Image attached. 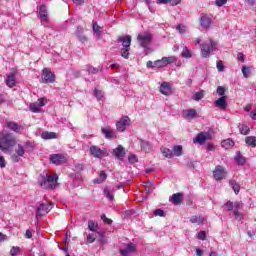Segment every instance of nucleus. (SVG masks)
I'll return each instance as SVG.
<instances>
[{
	"label": "nucleus",
	"mask_w": 256,
	"mask_h": 256,
	"mask_svg": "<svg viewBox=\"0 0 256 256\" xmlns=\"http://www.w3.org/2000/svg\"><path fill=\"white\" fill-rule=\"evenodd\" d=\"M204 95H205L204 91L196 92L194 94V101H201V99H203Z\"/></svg>",
	"instance_id": "nucleus-47"
},
{
	"label": "nucleus",
	"mask_w": 256,
	"mask_h": 256,
	"mask_svg": "<svg viewBox=\"0 0 256 256\" xmlns=\"http://www.w3.org/2000/svg\"><path fill=\"white\" fill-rule=\"evenodd\" d=\"M211 139V133L209 132H200L198 135L193 139L194 143H199V145H203L205 141H209Z\"/></svg>",
	"instance_id": "nucleus-12"
},
{
	"label": "nucleus",
	"mask_w": 256,
	"mask_h": 256,
	"mask_svg": "<svg viewBox=\"0 0 256 256\" xmlns=\"http://www.w3.org/2000/svg\"><path fill=\"white\" fill-rule=\"evenodd\" d=\"M183 201V194L181 193H175L172 195L171 202L173 205H181Z\"/></svg>",
	"instance_id": "nucleus-23"
},
{
	"label": "nucleus",
	"mask_w": 256,
	"mask_h": 256,
	"mask_svg": "<svg viewBox=\"0 0 256 256\" xmlns=\"http://www.w3.org/2000/svg\"><path fill=\"white\" fill-rule=\"evenodd\" d=\"M141 149L145 151L146 153H149L151 151V143L149 141L140 140Z\"/></svg>",
	"instance_id": "nucleus-33"
},
{
	"label": "nucleus",
	"mask_w": 256,
	"mask_h": 256,
	"mask_svg": "<svg viewBox=\"0 0 256 256\" xmlns=\"http://www.w3.org/2000/svg\"><path fill=\"white\" fill-rule=\"evenodd\" d=\"M218 71L223 72L225 71V66L223 65V61L219 60L216 64Z\"/></svg>",
	"instance_id": "nucleus-54"
},
{
	"label": "nucleus",
	"mask_w": 256,
	"mask_h": 256,
	"mask_svg": "<svg viewBox=\"0 0 256 256\" xmlns=\"http://www.w3.org/2000/svg\"><path fill=\"white\" fill-rule=\"evenodd\" d=\"M238 129H239L241 135H249V132L251 131L249 126H247L246 124H240L238 126Z\"/></svg>",
	"instance_id": "nucleus-35"
},
{
	"label": "nucleus",
	"mask_w": 256,
	"mask_h": 256,
	"mask_svg": "<svg viewBox=\"0 0 256 256\" xmlns=\"http://www.w3.org/2000/svg\"><path fill=\"white\" fill-rule=\"evenodd\" d=\"M245 143L250 147H256V137L255 136H247L245 138Z\"/></svg>",
	"instance_id": "nucleus-36"
},
{
	"label": "nucleus",
	"mask_w": 256,
	"mask_h": 256,
	"mask_svg": "<svg viewBox=\"0 0 256 256\" xmlns=\"http://www.w3.org/2000/svg\"><path fill=\"white\" fill-rule=\"evenodd\" d=\"M131 125V119L128 118V116H124L119 119V121L116 123V129L120 133H123L127 127Z\"/></svg>",
	"instance_id": "nucleus-7"
},
{
	"label": "nucleus",
	"mask_w": 256,
	"mask_h": 256,
	"mask_svg": "<svg viewBox=\"0 0 256 256\" xmlns=\"http://www.w3.org/2000/svg\"><path fill=\"white\" fill-rule=\"evenodd\" d=\"M250 117L251 119H256V110H253L252 112H250Z\"/></svg>",
	"instance_id": "nucleus-64"
},
{
	"label": "nucleus",
	"mask_w": 256,
	"mask_h": 256,
	"mask_svg": "<svg viewBox=\"0 0 256 256\" xmlns=\"http://www.w3.org/2000/svg\"><path fill=\"white\" fill-rule=\"evenodd\" d=\"M6 127L10 129V131H14V133H19V131H22L23 129V126L19 125V123L14 121L7 122Z\"/></svg>",
	"instance_id": "nucleus-18"
},
{
	"label": "nucleus",
	"mask_w": 256,
	"mask_h": 256,
	"mask_svg": "<svg viewBox=\"0 0 256 256\" xmlns=\"http://www.w3.org/2000/svg\"><path fill=\"white\" fill-rule=\"evenodd\" d=\"M20 253H21V248L19 246H13L10 250L11 256H17V255H20Z\"/></svg>",
	"instance_id": "nucleus-44"
},
{
	"label": "nucleus",
	"mask_w": 256,
	"mask_h": 256,
	"mask_svg": "<svg viewBox=\"0 0 256 256\" xmlns=\"http://www.w3.org/2000/svg\"><path fill=\"white\" fill-rule=\"evenodd\" d=\"M154 215H156V217H164L165 211H163V209H157L154 211Z\"/></svg>",
	"instance_id": "nucleus-58"
},
{
	"label": "nucleus",
	"mask_w": 256,
	"mask_h": 256,
	"mask_svg": "<svg viewBox=\"0 0 256 256\" xmlns=\"http://www.w3.org/2000/svg\"><path fill=\"white\" fill-rule=\"evenodd\" d=\"M198 239H200V241H205V239H207V234L205 233V231H200L198 233Z\"/></svg>",
	"instance_id": "nucleus-57"
},
{
	"label": "nucleus",
	"mask_w": 256,
	"mask_h": 256,
	"mask_svg": "<svg viewBox=\"0 0 256 256\" xmlns=\"http://www.w3.org/2000/svg\"><path fill=\"white\" fill-rule=\"evenodd\" d=\"M83 169H85V167L83 166V164H76L75 165V171H83Z\"/></svg>",
	"instance_id": "nucleus-63"
},
{
	"label": "nucleus",
	"mask_w": 256,
	"mask_h": 256,
	"mask_svg": "<svg viewBox=\"0 0 256 256\" xmlns=\"http://www.w3.org/2000/svg\"><path fill=\"white\" fill-rule=\"evenodd\" d=\"M39 15H40V19H42V21H48L49 16L47 15V6L46 5L40 6Z\"/></svg>",
	"instance_id": "nucleus-25"
},
{
	"label": "nucleus",
	"mask_w": 256,
	"mask_h": 256,
	"mask_svg": "<svg viewBox=\"0 0 256 256\" xmlns=\"http://www.w3.org/2000/svg\"><path fill=\"white\" fill-rule=\"evenodd\" d=\"M190 222L196 223L197 225H203V223H205V218L201 216H191Z\"/></svg>",
	"instance_id": "nucleus-30"
},
{
	"label": "nucleus",
	"mask_w": 256,
	"mask_h": 256,
	"mask_svg": "<svg viewBox=\"0 0 256 256\" xmlns=\"http://www.w3.org/2000/svg\"><path fill=\"white\" fill-rule=\"evenodd\" d=\"M33 148H34V145H33V142H31V141H26L25 143H24V150L25 151H27V152H29V151H33Z\"/></svg>",
	"instance_id": "nucleus-46"
},
{
	"label": "nucleus",
	"mask_w": 256,
	"mask_h": 256,
	"mask_svg": "<svg viewBox=\"0 0 256 256\" xmlns=\"http://www.w3.org/2000/svg\"><path fill=\"white\" fill-rule=\"evenodd\" d=\"M76 35L79 39V41H87V37L85 35H83V31H81L79 28L76 29Z\"/></svg>",
	"instance_id": "nucleus-45"
},
{
	"label": "nucleus",
	"mask_w": 256,
	"mask_h": 256,
	"mask_svg": "<svg viewBox=\"0 0 256 256\" xmlns=\"http://www.w3.org/2000/svg\"><path fill=\"white\" fill-rule=\"evenodd\" d=\"M137 249L134 243H129L126 245L125 249L120 250V254L122 256H129V253H133Z\"/></svg>",
	"instance_id": "nucleus-19"
},
{
	"label": "nucleus",
	"mask_w": 256,
	"mask_h": 256,
	"mask_svg": "<svg viewBox=\"0 0 256 256\" xmlns=\"http://www.w3.org/2000/svg\"><path fill=\"white\" fill-rule=\"evenodd\" d=\"M104 196L109 201H113L115 199V196L113 195V190L109 186H106L104 188Z\"/></svg>",
	"instance_id": "nucleus-27"
},
{
	"label": "nucleus",
	"mask_w": 256,
	"mask_h": 256,
	"mask_svg": "<svg viewBox=\"0 0 256 256\" xmlns=\"http://www.w3.org/2000/svg\"><path fill=\"white\" fill-rule=\"evenodd\" d=\"M172 153L173 155H175V157H181L183 155V146L181 145L174 146Z\"/></svg>",
	"instance_id": "nucleus-29"
},
{
	"label": "nucleus",
	"mask_w": 256,
	"mask_h": 256,
	"mask_svg": "<svg viewBox=\"0 0 256 256\" xmlns=\"http://www.w3.org/2000/svg\"><path fill=\"white\" fill-rule=\"evenodd\" d=\"M161 153L164 155V157H167L168 159H171V157H173V150L169 148H161Z\"/></svg>",
	"instance_id": "nucleus-40"
},
{
	"label": "nucleus",
	"mask_w": 256,
	"mask_h": 256,
	"mask_svg": "<svg viewBox=\"0 0 256 256\" xmlns=\"http://www.w3.org/2000/svg\"><path fill=\"white\" fill-rule=\"evenodd\" d=\"M233 213H234L236 221H242L243 214L241 212H239V210H234Z\"/></svg>",
	"instance_id": "nucleus-53"
},
{
	"label": "nucleus",
	"mask_w": 256,
	"mask_h": 256,
	"mask_svg": "<svg viewBox=\"0 0 256 256\" xmlns=\"http://www.w3.org/2000/svg\"><path fill=\"white\" fill-rule=\"evenodd\" d=\"M139 45L143 47V49H147L151 45V41H153V36L148 32H142L137 36Z\"/></svg>",
	"instance_id": "nucleus-4"
},
{
	"label": "nucleus",
	"mask_w": 256,
	"mask_h": 256,
	"mask_svg": "<svg viewBox=\"0 0 256 256\" xmlns=\"http://www.w3.org/2000/svg\"><path fill=\"white\" fill-rule=\"evenodd\" d=\"M159 91L162 95L169 97V95H173V89L171 88V84L169 82H163L160 85Z\"/></svg>",
	"instance_id": "nucleus-15"
},
{
	"label": "nucleus",
	"mask_w": 256,
	"mask_h": 256,
	"mask_svg": "<svg viewBox=\"0 0 256 256\" xmlns=\"http://www.w3.org/2000/svg\"><path fill=\"white\" fill-rule=\"evenodd\" d=\"M85 70L88 71V73H93V75H97L99 71H102L103 68L99 66L98 68L92 67V66H85Z\"/></svg>",
	"instance_id": "nucleus-38"
},
{
	"label": "nucleus",
	"mask_w": 256,
	"mask_h": 256,
	"mask_svg": "<svg viewBox=\"0 0 256 256\" xmlns=\"http://www.w3.org/2000/svg\"><path fill=\"white\" fill-rule=\"evenodd\" d=\"M213 51H217V42L213 41V39L210 38L209 43L201 44V53L204 59L209 58Z\"/></svg>",
	"instance_id": "nucleus-3"
},
{
	"label": "nucleus",
	"mask_w": 256,
	"mask_h": 256,
	"mask_svg": "<svg viewBox=\"0 0 256 256\" xmlns=\"http://www.w3.org/2000/svg\"><path fill=\"white\" fill-rule=\"evenodd\" d=\"M42 83H55V74L49 68L42 70Z\"/></svg>",
	"instance_id": "nucleus-9"
},
{
	"label": "nucleus",
	"mask_w": 256,
	"mask_h": 256,
	"mask_svg": "<svg viewBox=\"0 0 256 256\" xmlns=\"http://www.w3.org/2000/svg\"><path fill=\"white\" fill-rule=\"evenodd\" d=\"M176 29L181 34L187 33V26H185V25H178V26H176Z\"/></svg>",
	"instance_id": "nucleus-51"
},
{
	"label": "nucleus",
	"mask_w": 256,
	"mask_h": 256,
	"mask_svg": "<svg viewBox=\"0 0 256 256\" xmlns=\"http://www.w3.org/2000/svg\"><path fill=\"white\" fill-rule=\"evenodd\" d=\"M113 155L117 157V159H123L125 157V148L122 146H118L116 149L113 150Z\"/></svg>",
	"instance_id": "nucleus-24"
},
{
	"label": "nucleus",
	"mask_w": 256,
	"mask_h": 256,
	"mask_svg": "<svg viewBox=\"0 0 256 256\" xmlns=\"http://www.w3.org/2000/svg\"><path fill=\"white\" fill-rule=\"evenodd\" d=\"M15 145H17V140L13 134H0V149L4 151V153L11 151V147H15Z\"/></svg>",
	"instance_id": "nucleus-1"
},
{
	"label": "nucleus",
	"mask_w": 256,
	"mask_h": 256,
	"mask_svg": "<svg viewBox=\"0 0 256 256\" xmlns=\"http://www.w3.org/2000/svg\"><path fill=\"white\" fill-rule=\"evenodd\" d=\"M99 227V224L93 220L88 221V229L89 231H92L93 233L97 232V229Z\"/></svg>",
	"instance_id": "nucleus-37"
},
{
	"label": "nucleus",
	"mask_w": 256,
	"mask_h": 256,
	"mask_svg": "<svg viewBox=\"0 0 256 256\" xmlns=\"http://www.w3.org/2000/svg\"><path fill=\"white\" fill-rule=\"evenodd\" d=\"M216 7H223V5H227V0H215Z\"/></svg>",
	"instance_id": "nucleus-56"
},
{
	"label": "nucleus",
	"mask_w": 256,
	"mask_h": 256,
	"mask_svg": "<svg viewBox=\"0 0 256 256\" xmlns=\"http://www.w3.org/2000/svg\"><path fill=\"white\" fill-rule=\"evenodd\" d=\"M225 91H226L225 87L218 86L216 93H218L220 95V97H225Z\"/></svg>",
	"instance_id": "nucleus-50"
},
{
	"label": "nucleus",
	"mask_w": 256,
	"mask_h": 256,
	"mask_svg": "<svg viewBox=\"0 0 256 256\" xmlns=\"http://www.w3.org/2000/svg\"><path fill=\"white\" fill-rule=\"evenodd\" d=\"M215 106L218 107V109H227V97L221 96L215 101Z\"/></svg>",
	"instance_id": "nucleus-22"
},
{
	"label": "nucleus",
	"mask_w": 256,
	"mask_h": 256,
	"mask_svg": "<svg viewBox=\"0 0 256 256\" xmlns=\"http://www.w3.org/2000/svg\"><path fill=\"white\" fill-rule=\"evenodd\" d=\"M182 115L184 119H195V117H197V110L196 109L184 110Z\"/></svg>",
	"instance_id": "nucleus-21"
},
{
	"label": "nucleus",
	"mask_w": 256,
	"mask_h": 256,
	"mask_svg": "<svg viewBox=\"0 0 256 256\" xmlns=\"http://www.w3.org/2000/svg\"><path fill=\"white\" fill-rule=\"evenodd\" d=\"M199 21L200 27L203 29H209V27H211V23H213V20L207 14H201Z\"/></svg>",
	"instance_id": "nucleus-14"
},
{
	"label": "nucleus",
	"mask_w": 256,
	"mask_h": 256,
	"mask_svg": "<svg viewBox=\"0 0 256 256\" xmlns=\"http://www.w3.org/2000/svg\"><path fill=\"white\" fill-rule=\"evenodd\" d=\"M51 209H53V204L41 203L36 209V219H39V217H44V215H47Z\"/></svg>",
	"instance_id": "nucleus-5"
},
{
	"label": "nucleus",
	"mask_w": 256,
	"mask_h": 256,
	"mask_svg": "<svg viewBox=\"0 0 256 256\" xmlns=\"http://www.w3.org/2000/svg\"><path fill=\"white\" fill-rule=\"evenodd\" d=\"M93 32L95 33L96 37H100L101 33L103 32V28L97 25V22H93L92 24Z\"/></svg>",
	"instance_id": "nucleus-32"
},
{
	"label": "nucleus",
	"mask_w": 256,
	"mask_h": 256,
	"mask_svg": "<svg viewBox=\"0 0 256 256\" xmlns=\"http://www.w3.org/2000/svg\"><path fill=\"white\" fill-rule=\"evenodd\" d=\"M129 51H131V48L123 47L120 50L121 57H123L124 59H129Z\"/></svg>",
	"instance_id": "nucleus-42"
},
{
	"label": "nucleus",
	"mask_w": 256,
	"mask_h": 256,
	"mask_svg": "<svg viewBox=\"0 0 256 256\" xmlns=\"http://www.w3.org/2000/svg\"><path fill=\"white\" fill-rule=\"evenodd\" d=\"M182 57H185L186 59H189L192 57L191 51H189V49H187V47H184V49L182 51Z\"/></svg>",
	"instance_id": "nucleus-48"
},
{
	"label": "nucleus",
	"mask_w": 256,
	"mask_h": 256,
	"mask_svg": "<svg viewBox=\"0 0 256 256\" xmlns=\"http://www.w3.org/2000/svg\"><path fill=\"white\" fill-rule=\"evenodd\" d=\"M30 111H32V113H41V106L37 102L32 103L30 104Z\"/></svg>",
	"instance_id": "nucleus-41"
},
{
	"label": "nucleus",
	"mask_w": 256,
	"mask_h": 256,
	"mask_svg": "<svg viewBox=\"0 0 256 256\" xmlns=\"http://www.w3.org/2000/svg\"><path fill=\"white\" fill-rule=\"evenodd\" d=\"M94 96L98 101H104L105 100V93L97 88L94 90Z\"/></svg>",
	"instance_id": "nucleus-34"
},
{
	"label": "nucleus",
	"mask_w": 256,
	"mask_h": 256,
	"mask_svg": "<svg viewBox=\"0 0 256 256\" xmlns=\"http://www.w3.org/2000/svg\"><path fill=\"white\" fill-rule=\"evenodd\" d=\"M239 209H243V202H234V211H239Z\"/></svg>",
	"instance_id": "nucleus-59"
},
{
	"label": "nucleus",
	"mask_w": 256,
	"mask_h": 256,
	"mask_svg": "<svg viewBox=\"0 0 256 256\" xmlns=\"http://www.w3.org/2000/svg\"><path fill=\"white\" fill-rule=\"evenodd\" d=\"M131 41L132 39L130 35L118 37V43H121L122 47L131 48Z\"/></svg>",
	"instance_id": "nucleus-17"
},
{
	"label": "nucleus",
	"mask_w": 256,
	"mask_h": 256,
	"mask_svg": "<svg viewBox=\"0 0 256 256\" xmlns=\"http://www.w3.org/2000/svg\"><path fill=\"white\" fill-rule=\"evenodd\" d=\"M235 161L238 165H245V157H243L240 152H237Z\"/></svg>",
	"instance_id": "nucleus-39"
},
{
	"label": "nucleus",
	"mask_w": 256,
	"mask_h": 256,
	"mask_svg": "<svg viewBox=\"0 0 256 256\" xmlns=\"http://www.w3.org/2000/svg\"><path fill=\"white\" fill-rule=\"evenodd\" d=\"M99 178L100 179L94 180V183H103V181L107 179V173H105V171H100Z\"/></svg>",
	"instance_id": "nucleus-43"
},
{
	"label": "nucleus",
	"mask_w": 256,
	"mask_h": 256,
	"mask_svg": "<svg viewBox=\"0 0 256 256\" xmlns=\"http://www.w3.org/2000/svg\"><path fill=\"white\" fill-rule=\"evenodd\" d=\"M221 145L224 149H231V147L235 146V142L231 139H226L221 142Z\"/></svg>",
	"instance_id": "nucleus-31"
},
{
	"label": "nucleus",
	"mask_w": 256,
	"mask_h": 256,
	"mask_svg": "<svg viewBox=\"0 0 256 256\" xmlns=\"http://www.w3.org/2000/svg\"><path fill=\"white\" fill-rule=\"evenodd\" d=\"M177 59L174 56L163 57L161 60L154 61V67L161 69L163 67H167V65H171V63H175Z\"/></svg>",
	"instance_id": "nucleus-6"
},
{
	"label": "nucleus",
	"mask_w": 256,
	"mask_h": 256,
	"mask_svg": "<svg viewBox=\"0 0 256 256\" xmlns=\"http://www.w3.org/2000/svg\"><path fill=\"white\" fill-rule=\"evenodd\" d=\"M227 175V172H225V168L223 166H216L215 170L213 171V176L216 181H221L225 179V176Z\"/></svg>",
	"instance_id": "nucleus-11"
},
{
	"label": "nucleus",
	"mask_w": 256,
	"mask_h": 256,
	"mask_svg": "<svg viewBox=\"0 0 256 256\" xmlns=\"http://www.w3.org/2000/svg\"><path fill=\"white\" fill-rule=\"evenodd\" d=\"M229 185L233 189L235 195H239V191H241V185H239L236 180H230Z\"/></svg>",
	"instance_id": "nucleus-28"
},
{
	"label": "nucleus",
	"mask_w": 256,
	"mask_h": 256,
	"mask_svg": "<svg viewBox=\"0 0 256 256\" xmlns=\"http://www.w3.org/2000/svg\"><path fill=\"white\" fill-rule=\"evenodd\" d=\"M17 73L16 72H11L10 74L7 75V78L5 80L7 87L12 89V87H15L17 80Z\"/></svg>",
	"instance_id": "nucleus-16"
},
{
	"label": "nucleus",
	"mask_w": 256,
	"mask_h": 256,
	"mask_svg": "<svg viewBox=\"0 0 256 256\" xmlns=\"http://www.w3.org/2000/svg\"><path fill=\"white\" fill-rule=\"evenodd\" d=\"M7 163L5 162V157L0 156V167L3 169Z\"/></svg>",
	"instance_id": "nucleus-62"
},
{
	"label": "nucleus",
	"mask_w": 256,
	"mask_h": 256,
	"mask_svg": "<svg viewBox=\"0 0 256 256\" xmlns=\"http://www.w3.org/2000/svg\"><path fill=\"white\" fill-rule=\"evenodd\" d=\"M129 163H137V156L135 154H130L128 157Z\"/></svg>",
	"instance_id": "nucleus-60"
},
{
	"label": "nucleus",
	"mask_w": 256,
	"mask_h": 256,
	"mask_svg": "<svg viewBox=\"0 0 256 256\" xmlns=\"http://www.w3.org/2000/svg\"><path fill=\"white\" fill-rule=\"evenodd\" d=\"M86 239L87 243H95V239H97V236L95 234H88Z\"/></svg>",
	"instance_id": "nucleus-52"
},
{
	"label": "nucleus",
	"mask_w": 256,
	"mask_h": 256,
	"mask_svg": "<svg viewBox=\"0 0 256 256\" xmlns=\"http://www.w3.org/2000/svg\"><path fill=\"white\" fill-rule=\"evenodd\" d=\"M50 161L54 165H65L67 163V158L63 154H52L50 156Z\"/></svg>",
	"instance_id": "nucleus-13"
},
{
	"label": "nucleus",
	"mask_w": 256,
	"mask_h": 256,
	"mask_svg": "<svg viewBox=\"0 0 256 256\" xmlns=\"http://www.w3.org/2000/svg\"><path fill=\"white\" fill-rule=\"evenodd\" d=\"M101 132L106 139H115L117 137V135H115V132L111 131V127H102Z\"/></svg>",
	"instance_id": "nucleus-20"
},
{
	"label": "nucleus",
	"mask_w": 256,
	"mask_h": 256,
	"mask_svg": "<svg viewBox=\"0 0 256 256\" xmlns=\"http://www.w3.org/2000/svg\"><path fill=\"white\" fill-rule=\"evenodd\" d=\"M90 153L96 159H101L102 157H107V150L106 149H101L98 146H91L90 147Z\"/></svg>",
	"instance_id": "nucleus-10"
},
{
	"label": "nucleus",
	"mask_w": 256,
	"mask_h": 256,
	"mask_svg": "<svg viewBox=\"0 0 256 256\" xmlns=\"http://www.w3.org/2000/svg\"><path fill=\"white\" fill-rule=\"evenodd\" d=\"M57 137H59V134L58 133H55V132H48V131H45V132H42L41 134V138L42 139H57Z\"/></svg>",
	"instance_id": "nucleus-26"
},
{
	"label": "nucleus",
	"mask_w": 256,
	"mask_h": 256,
	"mask_svg": "<svg viewBox=\"0 0 256 256\" xmlns=\"http://www.w3.org/2000/svg\"><path fill=\"white\" fill-rule=\"evenodd\" d=\"M59 180V176L57 174L45 176H41L39 180V185L42 189H55L57 187V181Z\"/></svg>",
	"instance_id": "nucleus-2"
},
{
	"label": "nucleus",
	"mask_w": 256,
	"mask_h": 256,
	"mask_svg": "<svg viewBox=\"0 0 256 256\" xmlns=\"http://www.w3.org/2000/svg\"><path fill=\"white\" fill-rule=\"evenodd\" d=\"M38 104V106L40 107H45V105H47V99L45 98H40L38 99V101L36 102Z\"/></svg>",
	"instance_id": "nucleus-55"
},
{
	"label": "nucleus",
	"mask_w": 256,
	"mask_h": 256,
	"mask_svg": "<svg viewBox=\"0 0 256 256\" xmlns=\"http://www.w3.org/2000/svg\"><path fill=\"white\" fill-rule=\"evenodd\" d=\"M242 73L244 75V77H249L250 73H251V68L247 67V66H243L242 67Z\"/></svg>",
	"instance_id": "nucleus-49"
},
{
	"label": "nucleus",
	"mask_w": 256,
	"mask_h": 256,
	"mask_svg": "<svg viewBox=\"0 0 256 256\" xmlns=\"http://www.w3.org/2000/svg\"><path fill=\"white\" fill-rule=\"evenodd\" d=\"M225 206L227 207L228 211H234V203L231 201H228Z\"/></svg>",
	"instance_id": "nucleus-61"
},
{
	"label": "nucleus",
	"mask_w": 256,
	"mask_h": 256,
	"mask_svg": "<svg viewBox=\"0 0 256 256\" xmlns=\"http://www.w3.org/2000/svg\"><path fill=\"white\" fill-rule=\"evenodd\" d=\"M25 151V147L22 144H18L15 149V154L11 156L13 163H19V161H21V157L25 155Z\"/></svg>",
	"instance_id": "nucleus-8"
}]
</instances>
